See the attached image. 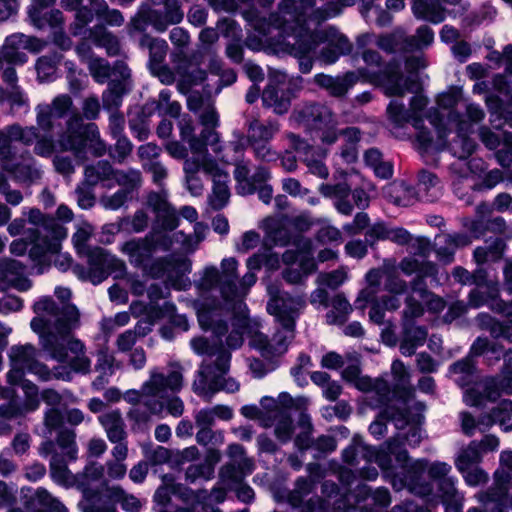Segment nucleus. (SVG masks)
Wrapping results in <instances>:
<instances>
[{
  "label": "nucleus",
  "mask_w": 512,
  "mask_h": 512,
  "mask_svg": "<svg viewBox=\"0 0 512 512\" xmlns=\"http://www.w3.org/2000/svg\"><path fill=\"white\" fill-rule=\"evenodd\" d=\"M315 0H281L278 11L269 19L262 18L255 10H248L243 17L254 30L246 39V46L254 51L269 47L275 54H290L299 59L302 73L312 69L311 53L319 44H325L321 59L328 64L334 63L340 55L351 51L349 40L335 28L318 30L321 22L337 16L341 12L338 2L328 1L323 9L311 14Z\"/></svg>",
  "instance_id": "obj_1"
},
{
  "label": "nucleus",
  "mask_w": 512,
  "mask_h": 512,
  "mask_svg": "<svg viewBox=\"0 0 512 512\" xmlns=\"http://www.w3.org/2000/svg\"><path fill=\"white\" fill-rule=\"evenodd\" d=\"M85 134L90 135V141H96L95 154L103 155L105 145L98 139L99 132L94 124L83 127L81 118L73 115L67 121V129L55 144L50 138L39 139L37 128L34 126L22 127L13 124L0 130V169L9 173L16 181L33 183L40 179L42 171L35 160L29 155L20 162L14 157L12 142H21L24 145H32L35 141L34 152L41 157H50L54 152H71L76 163L83 160L82 153L86 146ZM0 194L11 205H19L23 196L18 190H11L9 184L0 173Z\"/></svg>",
  "instance_id": "obj_2"
},
{
  "label": "nucleus",
  "mask_w": 512,
  "mask_h": 512,
  "mask_svg": "<svg viewBox=\"0 0 512 512\" xmlns=\"http://www.w3.org/2000/svg\"><path fill=\"white\" fill-rule=\"evenodd\" d=\"M462 100V90L450 88L437 98V108L426 115L424 109L427 99L420 94L412 97L410 106L405 108L399 99H393L387 107V115L395 128H403L410 123L417 133V141L425 150H442L447 146V136L454 131L455 138L450 144L452 154L459 160L467 159L476 145L473 140L466 139L465 133L470 125L455 112L454 108Z\"/></svg>",
  "instance_id": "obj_3"
},
{
  "label": "nucleus",
  "mask_w": 512,
  "mask_h": 512,
  "mask_svg": "<svg viewBox=\"0 0 512 512\" xmlns=\"http://www.w3.org/2000/svg\"><path fill=\"white\" fill-rule=\"evenodd\" d=\"M56 297L61 306L50 297H42L34 304L36 317L31 321V328L40 336L43 351L59 362L70 359L71 367L79 373H88L91 362L85 355L82 342L70 338V332L78 326L79 313L75 306L66 303L71 292L68 288L57 287Z\"/></svg>",
  "instance_id": "obj_4"
},
{
  "label": "nucleus",
  "mask_w": 512,
  "mask_h": 512,
  "mask_svg": "<svg viewBox=\"0 0 512 512\" xmlns=\"http://www.w3.org/2000/svg\"><path fill=\"white\" fill-rule=\"evenodd\" d=\"M267 292L270 296L267 311L281 325V330L275 334L272 340H269L260 332V322L247 316V310H243V312L233 310L235 314L233 329L226 340L229 348L241 347L245 333L249 337V345L257 349L264 357H272L286 351L288 342L294 336L295 319L305 306V299L282 294L278 287L273 285L267 287Z\"/></svg>",
  "instance_id": "obj_5"
},
{
  "label": "nucleus",
  "mask_w": 512,
  "mask_h": 512,
  "mask_svg": "<svg viewBox=\"0 0 512 512\" xmlns=\"http://www.w3.org/2000/svg\"><path fill=\"white\" fill-rule=\"evenodd\" d=\"M11 368L7 374L8 383L15 385L20 383L25 400L18 404L14 399V392L11 389L0 386V399H11L8 404L0 406V417L3 419H13L35 411L40 404L38 388L28 380H23L26 372L36 375L40 380L48 381L53 378L70 380L71 372H76L70 363L60 362L61 367L49 370L44 364L36 360V349L30 344L17 345L11 347L9 351ZM59 363V361H57Z\"/></svg>",
  "instance_id": "obj_6"
},
{
  "label": "nucleus",
  "mask_w": 512,
  "mask_h": 512,
  "mask_svg": "<svg viewBox=\"0 0 512 512\" xmlns=\"http://www.w3.org/2000/svg\"><path fill=\"white\" fill-rule=\"evenodd\" d=\"M146 205L156 217L153 230L145 238L127 241L121 247V251L132 264L142 265L152 253L170 249L175 241L182 242L188 250H194L189 244V237L182 232H173L178 226V217L167 200L166 191L149 193Z\"/></svg>",
  "instance_id": "obj_7"
},
{
  "label": "nucleus",
  "mask_w": 512,
  "mask_h": 512,
  "mask_svg": "<svg viewBox=\"0 0 512 512\" xmlns=\"http://www.w3.org/2000/svg\"><path fill=\"white\" fill-rule=\"evenodd\" d=\"M27 216L14 219L8 225L11 236L23 234L29 239L31 248L29 258L32 263L42 264L48 253L58 252L60 240L67 237V229L54 219L45 216L39 209L32 208L23 212Z\"/></svg>",
  "instance_id": "obj_8"
},
{
  "label": "nucleus",
  "mask_w": 512,
  "mask_h": 512,
  "mask_svg": "<svg viewBox=\"0 0 512 512\" xmlns=\"http://www.w3.org/2000/svg\"><path fill=\"white\" fill-rule=\"evenodd\" d=\"M183 386L181 367L171 364L165 374L158 368L149 372V379L145 381L140 390H128L123 395L125 401L131 404L143 406L146 411L141 412L140 407H134L129 412L131 418L137 422L147 421L151 415H158L164 409V400L168 390L179 392Z\"/></svg>",
  "instance_id": "obj_9"
},
{
  "label": "nucleus",
  "mask_w": 512,
  "mask_h": 512,
  "mask_svg": "<svg viewBox=\"0 0 512 512\" xmlns=\"http://www.w3.org/2000/svg\"><path fill=\"white\" fill-rule=\"evenodd\" d=\"M389 450L393 453L395 464L392 463L391 472H386V479L397 491L406 488L416 495L428 496L432 491L431 485L420 481L424 471L427 470L429 477L439 484L443 478L449 477L452 469L449 464L440 461L430 464L424 459L410 461L399 440L395 448L390 444Z\"/></svg>",
  "instance_id": "obj_10"
},
{
  "label": "nucleus",
  "mask_w": 512,
  "mask_h": 512,
  "mask_svg": "<svg viewBox=\"0 0 512 512\" xmlns=\"http://www.w3.org/2000/svg\"><path fill=\"white\" fill-rule=\"evenodd\" d=\"M222 164L210 153L192 155L183 165L186 187L193 196H198L204 189L203 181L199 175L203 172L213 183L209 203L213 209L219 210L226 206L230 198V175L226 165L230 159L227 155L221 158Z\"/></svg>",
  "instance_id": "obj_11"
},
{
  "label": "nucleus",
  "mask_w": 512,
  "mask_h": 512,
  "mask_svg": "<svg viewBox=\"0 0 512 512\" xmlns=\"http://www.w3.org/2000/svg\"><path fill=\"white\" fill-rule=\"evenodd\" d=\"M93 228L90 224L83 223L77 227L73 235V243L79 254H86L88 268L81 266L74 267V273L83 280H89L93 284H99L109 275L115 278L123 276L125 264L123 261L108 253L102 248L86 250L85 244L92 234Z\"/></svg>",
  "instance_id": "obj_12"
},
{
  "label": "nucleus",
  "mask_w": 512,
  "mask_h": 512,
  "mask_svg": "<svg viewBox=\"0 0 512 512\" xmlns=\"http://www.w3.org/2000/svg\"><path fill=\"white\" fill-rule=\"evenodd\" d=\"M303 120L313 127L316 136L325 145L334 144L342 136L346 147L341 151V157L344 161L351 163L357 158L356 144L359 141V130L351 127L338 129V121L331 110L324 105L311 104L302 111Z\"/></svg>",
  "instance_id": "obj_13"
},
{
  "label": "nucleus",
  "mask_w": 512,
  "mask_h": 512,
  "mask_svg": "<svg viewBox=\"0 0 512 512\" xmlns=\"http://www.w3.org/2000/svg\"><path fill=\"white\" fill-rule=\"evenodd\" d=\"M230 359L229 353L221 352L214 368L203 364L193 382V391L204 398H210L218 391L227 393L238 391L239 383L232 378L224 377L229 369Z\"/></svg>",
  "instance_id": "obj_14"
},
{
  "label": "nucleus",
  "mask_w": 512,
  "mask_h": 512,
  "mask_svg": "<svg viewBox=\"0 0 512 512\" xmlns=\"http://www.w3.org/2000/svg\"><path fill=\"white\" fill-rule=\"evenodd\" d=\"M453 277L462 284H476L477 288L469 294L468 304L470 307L478 308L485 304L491 306L500 312L506 311V305L496 302L499 293L498 284L488 279L486 272L478 269L474 274H470L462 267H456L453 270Z\"/></svg>",
  "instance_id": "obj_15"
},
{
  "label": "nucleus",
  "mask_w": 512,
  "mask_h": 512,
  "mask_svg": "<svg viewBox=\"0 0 512 512\" xmlns=\"http://www.w3.org/2000/svg\"><path fill=\"white\" fill-rule=\"evenodd\" d=\"M425 67L426 63L422 57H412L407 59L405 64L406 76H403L395 65H390L382 72L377 82L387 96L399 97L406 92H413L418 89L419 76L417 71Z\"/></svg>",
  "instance_id": "obj_16"
},
{
  "label": "nucleus",
  "mask_w": 512,
  "mask_h": 512,
  "mask_svg": "<svg viewBox=\"0 0 512 512\" xmlns=\"http://www.w3.org/2000/svg\"><path fill=\"white\" fill-rule=\"evenodd\" d=\"M485 393L478 392L474 387L466 389L464 402L469 406H480L484 399L495 401L502 393L512 395V350L504 356V366L497 377L488 378L483 384Z\"/></svg>",
  "instance_id": "obj_17"
},
{
  "label": "nucleus",
  "mask_w": 512,
  "mask_h": 512,
  "mask_svg": "<svg viewBox=\"0 0 512 512\" xmlns=\"http://www.w3.org/2000/svg\"><path fill=\"white\" fill-rule=\"evenodd\" d=\"M282 261L289 266L283 273L284 279L293 284L302 282L317 267L313 258L312 241L300 238L296 244V251L287 250L282 256Z\"/></svg>",
  "instance_id": "obj_18"
},
{
  "label": "nucleus",
  "mask_w": 512,
  "mask_h": 512,
  "mask_svg": "<svg viewBox=\"0 0 512 512\" xmlns=\"http://www.w3.org/2000/svg\"><path fill=\"white\" fill-rule=\"evenodd\" d=\"M179 135L182 141L186 142L192 155L212 153L218 155L227 148L221 141L220 134L215 130L203 129L197 136L192 119L188 115L182 116L178 121Z\"/></svg>",
  "instance_id": "obj_19"
},
{
  "label": "nucleus",
  "mask_w": 512,
  "mask_h": 512,
  "mask_svg": "<svg viewBox=\"0 0 512 512\" xmlns=\"http://www.w3.org/2000/svg\"><path fill=\"white\" fill-rule=\"evenodd\" d=\"M246 147V139L241 134H234V140L229 144L225 145L224 148H227L222 153L215 155L214 158L218 161V163L222 164L221 158L223 155H227L230 159L228 164L226 165V171H228V167L230 164H235L234 178L237 182V192L241 195H249L253 194L256 190L254 183L251 178H249V169L246 163L240 161V157L243 155V152Z\"/></svg>",
  "instance_id": "obj_20"
},
{
  "label": "nucleus",
  "mask_w": 512,
  "mask_h": 512,
  "mask_svg": "<svg viewBox=\"0 0 512 512\" xmlns=\"http://www.w3.org/2000/svg\"><path fill=\"white\" fill-rule=\"evenodd\" d=\"M183 12L178 0H165L164 13L142 7L131 20L134 30L142 31L150 23L157 31L163 32L169 25L178 24L183 19Z\"/></svg>",
  "instance_id": "obj_21"
},
{
  "label": "nucleus",
  "mask_w": 512,
  "mask_h": 512,
  "mask_svg": "<svg viewBox=\"0 0 512 512\" xmlns=\"http://www.w3.org/2000/svg\"><path fill=\"white\" fill-rule=\"evenodd\" d=\"M237 268L238 261L233 257L222 260L221 273L214 266L206 267L198 283L199 289L208 291L218 288L222 298H228V291L237 280Z\"/></svg>",
  "instance_id": "obj_22"
},
{
  "label": "nucleus",
  "mask_w": 512,
  "mask_h": 512,
  "mask_svg": "<svg viewBox=\"0 0 512 512\" xmlns=\"http://www.w3.org/2000/svg\"><path fill=\"white\" fill-rule=\"evenodd\" d=\"M76 51L81 60L88 65L94 80L100 84L105 83L110 78L111 80L113 78L125 80L130 77V71L123 62H117L111 68L106 60L92 56L89 47L85 44L78 46Z\"/></svg>",
  "instance_id": "obj_23"
},
{
  "label": "nucleus",
  "mask_w": 512,
  "mask_h": 512,
  "mask_svg": "<svg viewBox=\"0 0 512 512\" xmlns=\"http://www.w3.org/2000/svg\"><path fill=\"white\" fill-rule=\"evenodd\" d=\"M191 272V261L186 256L174 255L165 263H157L152 268L156 277H165L167 282L178 290L189 287L190 281L186 277Z\"/></svg>",
  "instance_id": "obj_24"
},
{
  "label": "nucleus",
  "mask_w": 512,
  "mask_h": 512,
  "mask_svg": "<svg viewBox=\"0 0 512 512\" xmlns=\"http://www.w3.org/2000/svg\"><path fill=\"white\" fill-rule=\"evenodd\" d=\"M287 75L281 71L269 74V83L262 94L263 104L277 114H283L290 107V94L286 92Z\"/></svg>",
  "instance_id": "obj_25"
},
{
  "label": "nucleus",
  "mask_w": 512,
  "mask_h": 512,
  "mask_svg": "<svg viewBox=\"0 0 512 512\" xmlns=\"http://www.w3.org/2000/svg\"><path fill=\"white\" fill-rule=\"evenodd\" d=\"M72 109L70 96L62 94L55 97L51 104H40L36 107V122L38 128L50 132L53 131L58 120L64 118Z\"/></svg>",
  "instance_id": "obj_26"
},
{
  "label": "nucleus",
  "mask_w": 512,
  "mask_h": 512,
  "mask_svg": "<svg viewBox=\"0 0 512 512\" xmlns=\"http://www.w3.org/2000/svg\"><path fill=\"white\" fill-rule=\"evenodd\" d=\"M397 439L390 441L385 446L377 451L372 447L364 446L361 444H354L346 448L343 453V460L348 464H353L356 456L362 454L368 462H375L382 469L384 477L386 478V472H391L393 453L389 450L391 444L393 448L396 446Z\"/></svg>",
  "instance_id": "obj_27"
},
{
  "label": "nucleus",
  "mask_w": 512,
  "mask_h": 512,
  "mask_svg": "<svg viewBox=\"0 0 512 512\" xmlns=\"http://www.w3.org/2000/svg\"><path fill=\"white\" fill-rule=\"evenodd\" d=\"M277 131L278 126L273 122L262 124L255 121L250 125L248 139L256 158L267 162L277 159V153L268 145Z\"/></svg>",
  "instance_id": "obj_28"
},
{
  "label": "nucleus",
  "mask_w": 512,
  "mask_h": 512,
  "mask_svg": "<svg viewBox=\"0 0 512 512\" xmlns=\"http://www.w3.org/2000/svg\"><path fill=\"white\" fill-rule=\"evenodd\" d=\"M423 304L426 305L429 311L434 313L442 311L445 307V302L441 297L428 292L421 286L420 282H416L411 293L406 298L404 316L406 318L421 316L424 310Z\"/></svg>",
  "instance_id": "obj_29"
},
{
  "label": "nucleus",
  "mask_w": 512,
  "mask_h": 512,
  "mask_svg": "<svg viewBox=\"0 0 512 512\" xmlns=\"http://www.w3.org/2000/svg\"><path fill=\"white\" fill-rule=\"evenodd\" d=\"M385 289L392 295L383 298L381 303H374L369 312L370 320L378 325L384 324L383 308L393 311L400 307L398 295L406 290V284L398 277L390 275L385 283Z\"/></svg>",
  "instance_id": "obj_30"
},
{
  "label": "nucleus",
  "mask_w": 512,
  "mask_h": 512,
  "mask_svg": "<svg viewBox=\"0 0 512 512\" xmlns=\"http://www.w3.org/2000/svg\"><path fill=\"white\" fill-rule=\"evenodd\" d=\"M199 324L203 330H211L215 335L221 336L226 330L222 320L223 308L216 305L214 300L203 299L195 303Z\"/></svg>",
  "instance_id": "obj_31"
},
{
  "label": "nucleus",
  "mask_w": 512,
  "mask_h": 512,
  "mask_svg": "<svg viewBox=\"0 0 512 512\" xmlns=\"http://www.w3.org/2000/svg\"><path fill=\"white\" fill-rule=\"evenodd\" d=\"M294 148L303 158L309 172L321 179H326L329 175L328 168L323 160L327 152L322 148L310 146L305 141L293 136Z\"/></svg>",
  "instance_id": "obj_32"
},
{
  "label": "nucleus",
  "mask_w": 512,
  "mask_h": 512,
  "mask_svg": "<svg viewBox=\"0 0 512 512\" xmlns=\"http://www.w3.org/2000/svg\"><path fill=\"white\" fill-rule=\"evenodd\" d=\"M386 6L389 10L399 11L404 8V0H387ZM413 13L416 18L440 23L445 19L444 9L438 0H414Z\"/></svg>",
  "instance_id": "obj_33"
},
{
  "label": "nucleus",
  "mask_w": 512,
  "mask_h": 512,
  "mask_svg": "<svg viewBox=\"0 0 512 512\" xmlns=\"http://www.w3.org/2000/svg\"><path fill=\"white\" fill-rule=\"evenodd\" d=\"M288 222V218L283 215L269 216L261 221L259 227L265 234V246H286L290 242Z\"/></svg>",
  "instance_id": "obj_34"
},
{
  "label": "nucleus",
  "mask_w": 512,
  "mask_h": 512,
  "mask_svg": "<svg viewBox=\"0 0 512 512\" xmlns=\"http://www.w3.org/2000/svg\"><path fill=\"white\" fill-rule=\"evenodd\" d=\"M25 267L13 259L0 260V285L24 292L32 287L31 281L24 276Z\"/></svg>",
  "instance_id": "obj_35"
},
{
  "label": "nucleus",
  "mask_w": 512,
  "mask_h": 512,
  "mask_svg": "<svg viewBox=\"0 0 512 512\" xmlns=\"http://www.w3.org/2000/svg\"><path fill=\"white\" fill-rule=\"evenodd\" d=\"M479 137L488 149H498L496 156L502 166L510 165L508 151L512 148V134L495 133L488 127H482L479 131Z\"/></svg>",
  "instance_id": "obj_36"
},
{
  "label": "nucleus",
  "mask_w": 512,
  "mask_h": 512,
  "mask_svg": "<svg viewBox=\"0 0 512 512\" xmlns=\"http://www.w3.org/2000/svg\"><path fill=\"white\" fill-rule=\"evenodd\" d=\"M228 455L231 463L226 465L221 471V478H233L234 474L240 472L241 477L251 474L254 470V463L247 458L244 449L239 444H231L228 447Z\"/></svg>",
  "instance_id": "obj_37"
},
{
  "label": "nucleus",
  "mask_w": 512,
  "mask_h": 512,
  "mask_svg": "<svg viewBox=\"0 0 512 512\" xmlns=\"http://www.w3.org/2000/svg\"><path fill=\"white\" fill-rule=\"evenodd\" d=\"M319 192L327 198L334 200V206L337 211L343 215H350L353 211V205L349 201L351 187L346 182L338 184H321Z\"/></svg>",
  "instance_id": "obj_38"
},
{
  "label": "nucleus",
  "mask_w": 512,
  "mask_h": 512,
  "mask_svg": "<svg viewBox=\"0 0 512 512\" xmlns=\"http://www.w3.org/2000/svg\"><path fill=\"white\" fill-rule=\"evenodd\" d=\"M257 275L254 272L247 271L242 277L237 286L236 281L232 285V289L228 291V298H223L226 309L231 310H247L243 298L248 293L249 289L256 283Z\"/></svg>",
  "instance_id": "obj_39"
},
{
  "label": "nucleus",
  "mask_w": 512,
  "mask_h": 512,
  "mask_svg": "<svg viewBox=\"0 0 512 512\" xmlns=\"http://www.w3.org/2000/svg\"><path fill=\"white\" fill-rule=\"evenodd\" d=\"M457 478L450 476L443 478L438 484V498L445 505V512H461L464 503V496L456 487Z\"/></svg>",
  "instance_id": "obj_40"
},
{
  "label": "nucleus",
  "mask_w": 512,
  "mask_h": 512,
  "mask_svg": "<svg viewBox=\"0 0 512 512\" xmlns=\"http://www.w3.org/2000/svg\"><path fill=\"white\" fill-rule=\"evenodd\" d=\"M471 243V238L466 234H444L435 239L436 251L439 259L449 263L457 248L467 246Z\"/></svg>",
  "instance_id": "obj_41"
},
{
  "label": "nucleus",
  "mask_w": 512,
  "mask_h": 512,
  "mask_svg": "<svg viewBox=\"0 0 512 512\" xmlns=\"http://www.w3.org/2000/svg\"><path fill=\"white\" fill-rule=\"evenodd\" d=\"M308 404L305 397L292 398L287 392H282L277 398L264 396L260 400V405L267 413H279L280 411L288 412L291 408L300 409Z\"/></svg>",
  "instance_id": "obj_42"
},
{
  "label": "nucleus",
  "mask_w": 512,
  "mask_h": 512,
  "mask_svg": "<svg viewBox=\"0 0 512 512\" xmlns=\"http://www.w3.org/2000/svg\"><path fill=\"white\" fill-rule=\"evenodd\" d=\"M55 0H33L32 5L28 10V15L34 26L43 28L46 25L57 27L62 24L63 16L59 10H54L49 13V16L43 15L42 8L53 4Z\"/></svg>",
  "instance_id": "obj_43"
},
{
  "label": "nucleus",
  "mask_w": 512,
  "mask_h": 512,
  "mask_svg": "<svg viewBox=\"0 0 512 512\" xmlns=\"http://www.w3.org/2000/svg\"><path fill=\"white\" fill-rule=\"evenodd\" d=\"M104 470L105 467L97 462H91L86 465L83 474L78 477V484L83 490L85 501L81 502V506L84 512H113L112 510H104V511H94L93 508L89 507L88 502L90 500V495L87 491V487L90 482L93 481H101L104 478Z\"/></svg>",
  "instance_id": "obj_44"
},
{
  "label": "nucleus",
  "mask_w": 512,
  "mask_h": 512,
  "mask_svg": "<svg viewBox=\"0 0 512 512\" xmlns=\"http://www.w3.org/2000/svg\"><path fill=\"white\" fill-rule=\"evenodd\" d=\"M353 385L361 390L370 393H375L378 396L377 401L374 403L372 398L369 399V404L374 407H378L384 404L389 395V386L383 379L372 380L366 376H360Z\"/></svg>",
  "instance_id": "obj_45"
},
{
  "label": "nucleus",
  "mask_w": 512,
  "mask_h": 512,
  "mask_svg": "<svg viewBox=\"0 0 512 512\" xmlns=\"http://www.w3.org/2000/svg\"><path fill=\"white\" fill-rule=\"evenodd\" d=\"M368 497H371L374 504L380 507H386L391 502L390 493L386 488H378L371 492L369 487L365 484L357 485L356 492L347 495V501L351 502L353 499L354 504L359 506L360 503Z\"/></svg>",
  "instance_id": "obj_46"
},
{
  "label": "nucleus",
  "mask_w": 512,
  "mask_h": 512,
  "mask_svg": "<svg viewBox=\"0 0 512 512\" xmlns=\"http://www.w3.org/2000/svg\"><path fill=\"white\" fill-rule=\"evenodd\" d=\"M83 0H61V6L68 11H76L75 23L72 27L74 35H80L82 30L93 21L92 9L82 5Z\"/></svg>",
  "instance_id": "obj_47"
},
{
  "label": "nucleus",
  "mask_w": 512,
  "mask_h": 512,
  "mask_svg": "<svg viewBox=\"0 0 512 512\" xmlns=\"http://www.w3.org/2000/svg\"><path fill=\"white\" fill-rule=\"evenodd\" d=\"M99 421L104 427L108 439L112 443L120 442L125 439L126 433L124 423L119 411H111L99 416Z\"/></svg>",
  "instance_id": "obj_48"
},
{
  "label": "nucleus",
  "mask_w": 512,
  "mask_h": 512,
  "mask_svg": "<svg viewBox=\"0 0 512 512\" xmlns=\"http://www.w3.org/2000/svg\"><path fill=\"white\" fill-rule=\"evenodd\" d=\"M498 423L504 430L512 429V400L504 399L499 402L491 415H485L482 424L486 428Z\"/></svg>",
  "instance_id": "obj_49"
},
{
  "label": "nucleus",
  "mask_w": 512,
  "mask_h": 512,
  "mask_svg": "<svg viewBox=\"0 0 512 512\" xmlns=\"http://www.w3.org/2000/svg\"><path fill=\"white\" fill-rule=\"evenodd\" d=\"M352 306L343 294H336L331 300V309L326 314V321L331 325H342L352 312Z\"/></svg>",
  "instance_id": "obj_50"
},
{
  "label": "nucleus",
  "mask_w": 512,
  "mask_h": 512,
  "mask_svg": "<svg viewBox=\"0 0 512 512\" xmlns=\"http://www.w3.org/2000/svg\"><path fill=\"white\" fill-rule=\"evenodd\" d=\"M129 89L128 79L113 78L108 89L103 93L102 100L106 109L118 108L122 103V96Z\"/></svg>",
  "instance_id": "obj_51"
},
{
  "label": "nucleus",
  "mask_w": 512,
  "mask_h": 512,
  "mask_svg": "<svg viewBox=\"0 0 512 512\" xmlns=\"http://www.w3.org/2000/svg\"><path fill=\"white\" fill-rule=\"evenodd\" d=\"M450 375L453 380L460 386L465 387L474 379L475 364L471 356L454 363L450 367Z\"/></svg>",
  "instance_id": "obj_52"
},
{
  "label": "nucleus",
  "mask_w": 512,
  "mask_h": 512,
  "mask_svg": "<svg viewBox=\"0 0 512 512\" xmlns=\"http://www.w3.org/2000/svg\"><path fill=\"white\" fill-rule=\"evenodd\" d=\"M482 461V452L480 444L472 441L467 447L461 449L455 457L454 464L457 470H463L464 467L478 466Z\"/></svg>",
  "instance_id": "obj_53"
},
{
  "label": "nucleus",
  "mask_w": 512,
  "mask_h": 512,
  "mask_svg": "<svg viewBox=\"0 0 512 512\" xmlns=\"http://www.w3.org/2000/svg\"><path fill=\"white\" fill-rule=\"evenodd\" d=\"M370 234L378 239H388L398 244H406L411 240L410 234L405 229L388 227L382 223L374 225Z\"/></svg>",
  "instance_id": "obj_54"
},
{
  "label": "nucleus",
  "mask_w": 512,
  "mask_h": 512,
  "mask_svg": "<svg viewBox=\"0 0 512 512\" xmlns=\"http://www.w3.org/2000/svg\"><path fill=\"white\" fill-rule=\"evenodd\" d=\"M271 422L274 426V433L277 439L281 442H288L293 433V423L288 412L280 411L279 413H272Z\"/></svg>",
  "instance_id": "obj_55"
},
{
  "label": "nucleus",
  "mask_w": 512,
  "mask_h": 512,
  "mask_svg": "<svg viewBox=\"0 0 512 512\" xmlns=\"http://www.w3.org/2000/svg\"><path fill=\"white\" fill-rule=\"evenodd\" d=\"M381 271L379 270H370L366 275V280L369 284V287L363 289L357 299L355 300V306L357 309L364 310L368 302H370L375 294L374 287L378 286L381 282Z\"/></svg>",
  "instance_id": "obj_56"
},
{
  "label": "nucleus",
  "mask_w": 512,
  "mask_h": 512,
  "mask_svg": "<svg viewBox=\"0 0 512 512\" xmlns=\"http://www.w3.org/2000/svg\"><path fill=\"white\" fill-rule=\"evenodd\" d=\"M112 176L113 170L110 164L105 161H100L96 165L88 166L85 169V181L91 186L110 180Z\"/></svg>",
  "instance_id": "obj_57"
},
{
  "label": "nucleus",
  "mask_w": 512,
  "mask_h": 512,
  "mask_svg": "<svg viewBox=\"0 0 512 512\" xmlns=\"http://www.w3.org/2000/svg\"><path fill=\"white\" fill-rule=\"evenodd\" d=\"M401 271L406 275L418 273L419 277L433 276L436 271V266L433 263H419L413 257L405 258L400 263Z\"/></svg>",
  "instance_id": "obj_58"
},
{
  "label": "nucleus",
  "mask_w": 512,
  "mask_h": 512,
  "mask_svg": "<svg viewBox=\"0 0 512 512\" xmlns=\"http://www.w3.org/2000/svg\"><path fill=\"white\" fill-rule=\"evenodd\" d=\"M367 43H374L384 51L392 52L398 49L399 41L404 40V32L397 30L395 33L390 35H384L380 37H373L365 35L362 38Z\"/></svg>",
  "instance_id": "obj_59"
},
{
  "label": "nucleus",
  "mask_w": 512,
  "mask_h": 512,
  "mask_svg": "<svg viewBox=\"0 0 512 512\" xmlns=\"http://www.w3.org/2000/svg\"><path fill=\"white\" fill-rule=\"evenodd\" d=\"M13 38V35L8 36L5 40V43L2 47L3 57L5 61L10 64L22 65L27 62V55L25 53V47H20V45L16 43H12L10 40Z\"/></svg>",
  "instance_id": "obj_60"
},
{
  "label": "nucleus",
  "mask_w": 512,
  "mask_h": 512,
  "mask_svg": "<svg viewBox=\"0 0 512 512\" xmlns=\"http://www.w3.org/2000/svg\"><path fill=\"white\" fill-rule=\"evenodd\" d=\"M114 356L108 351H100L97 355L96 370L100 372L99 378L93 385L100 387L107 381V377L113 373Z\"/></svg>",
  "instance_id": "obj_61"
},
{
  "label": "nucleus",
  "mask_w": 512,
  "mask_h": 512,
  "mask_svg": "<svg viewBox=\"0 0 512 512\" xmlns=\"http://www.w3.org/2000/svg\"><path fill=\"white\" fill-rule=\"evenodd\" d=\"M90 37L99 46H104L109 54H116L118 51L117 39L102 26L90 30Z\"/></svg>",
  "instance_id": "obj_62"
},
{
  "label": "nucleus",
  "mask_w": 512,
  "mask_h": 512,
  "mask_svg": "<svg viewBox=\"0 0 512 512\" xmlns=\"http://www.w3.org/2000/svg\"><path fill=\"white\" fill-rule=\"evenodd\" d=\"M75 438L76 434L71 430L60 432L57 438L58 446L63 450L65 457L69 461H75L77 459L78 447Z\"/></svg>",
  "instance_id": "obj_63"
},
{
  "label": "nucleus",
  "mask_w": 512,
  "mask_h": 512,
  "mask_svg": "<svg viewBox=\"0 0 512 512\" xmlns=\"http://www.w3.org/2000/svg\"><path fill=\"white\" fill-rule=\"evenodd\" d=\"M60 57L58 55L43 56L37 60L36 71L39 81H49L56 71V64Z\"/></svg>",
  "instance_id": "obj_64"
}]
</instances>
